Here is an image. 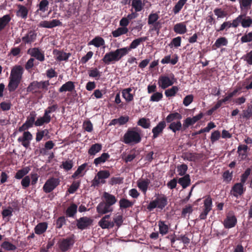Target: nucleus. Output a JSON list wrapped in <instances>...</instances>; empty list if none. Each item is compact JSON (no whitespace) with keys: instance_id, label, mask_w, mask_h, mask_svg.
Listing matches in <instances>:
<instances>
[{"instance_id":"obj_60","label":"nucleus","mask_w":252,"mask_h":252,"mask_svg":"<svg viewBox=\"0 0 252 252\" xmlns=\"http://www.w3.org/2000/svg\"><path fill=\"white\" fill-rule=\"evenodd\" d=\"M163 94L162 93L156 92L151 96L150 100L152 102H158L161 100Z\"/></svg>"},{"instance_id":"obj_57","label":"nucleus","mask_w":252,"mask_h":252,"mask_svg":"<svg viewBox=\"0 0 252 252\" xmlns=\"http://www.w3.org/2000/svg\"><path fill=\"white\" fill-rule=\"evenodd\" d=\"M55 144V143L51 140L47 141L44 145V148H42L40 149V153H46V150H49L54 148Z\"/></svg>"},{"instance_id":"obj_6","label":"nucleus","mask_w":252,"mask_h":252,"mask_svg":"<svg viewBox=\"0 0 252 252\" xmlns=\"http://www.w3.org/2000/svg\"><path fill=\"white\" fill-rule=\"evenodd\" d=\"M110 172L108 170H102L98 171L94 179L92 181V186L98 187L99 185L106 183L105 179L109 177Z\"/></svg>"},{"instance_id":"obj_42","label":"nucleus","mask_w":252,"mask_h":252,"mask_svg":"<svg viewBox=\"0 0 252 252\" xmlns=\"http://www.w3.org/2000/svg\"><path fill=\"white\" fill-rule=\"evenodd\" d=\"M36 113L35 111H32L30 113V115L27 117L25 122L30 128L32 127L35 122V118Z\"/></svg>"},{"instance_id":"obj_4","label":"nucleus","mask_w":252,"mask_h":252,"mask_svg":"<svg viewBox=\"0 0 252 252\" xmlns=\"http://www.w3.org/2000/svg\"><path fill=\"white\" fill-rule=\"evenodd\" d=\"M50 83L49 81L40 82L34 81L29 84L28 87L27 88V91L33 94L38 92V89L47 90L48 87Z\"/></svg>"},{"instance_id":"obj_31","label":"nucleus","mask_w":252,"mask_h":252,"mask_svg":"<svg viewBox=\"0 0 252 252\" xmlns=\"http://www.w3.org/2000/svg\"><path fill=\"white\" fill-rule=\"evenodd\" d=\"M182 118V116L181 114L178 112L170 113L166 118L165 122L167 123H171L174 120H177L179 121Z\"/></svg>"},{"instance_id":"obj_47","label":"nucleus","mask_w":252,"mask_h":252,"mask_svg":"<svg viewBox=\"0 0 252 252\" xmlns=\"http://www.w3.org/2000/svg\"><path fill=\"white\" fill-rule=\"evenodd\" d=\"M120 207L121 209H126L131 207L133 205V203L128 199L122 198L119 201Z\"/></svg>"},{"instance_id":"obj_10","label":"nucleus","mask_w":252,"mask_h":252,"mask_svg":"<svg viewBox=\"0 0 252 252\" xmlns=\"http://www.w3.org/2000/svg\"><path fill=\"white\" fill-rule=\"evenodd\" d=\"M27 53L40 62H43L45 60L44 52L39 48H31L28 50Z\"/></svg>"},{"instance_id":"obj_19","label":"nucleus","mask_w":252,"mask_h":252,"mask_svg":"<svg viewBox=\"0 0 252 252\" xmlns=\"http://www.w3.org/2000/svg\"><path fill=\"white\" fill-rule=\"evenodd\" d=\"M62 23L59 20L53 19L52 21H43L39 25L40 27L52 29L57 26H62Z\"/></svg>"},{"instance_id":"obj_62","label":"nucleus","mask_w":252,"mask_h":252,"mask_svg":"<svg viewBox=\"0 0 252 252\" xmlns=\"http://www.w3.org/2000/svg\"><path fill=\"white\" fill-rule=\"evenodd\" d=\"M178 91V88L177 86H173L171 89L166 90L165 92V94L167 97L174 96Z\"/></svg>"},{"instance_id":"obj_26","label":"nucleus","mask_w":252,"mask_h":252,"mask_svg":"<svg viewBox=\"0 0 252 252\" xmlns=\"http://www.w3.org/2000/svg\"><path fill=\"white\" fill-rule=\"evenodd\" d=\"M150 183V181L148 179L139 180L137 181V187L144 193L146 194L148 186Z\"/></svg>"},{"instance_id":"obj_13","label":"nucleus","mask_w":252,"mask_h":252,"mask_svg":"<svg viewBox=\"0 0 252 252\" xmlns=\"http://www.w3.org/2000/svg\"><path fill=\"white\" fill-rule=\"evenodd\" d=\"M212 199L210 196H208L204 201V207L203 212L199 215L200 220H205L209 212L212 210Z\"/></svg>"},{"instance_id":"obj_33","label":"nucleus","mask_w":252,"mask_h":252,"mask_svg":"<svg viewBox=\"0 0 252 252\" xmlns=\"http://www.w3.org/2000/svg\"><path fill=\"white\" fill-rule=\"evenodd\" d=\"M93 45L96 47H99L105 45V41L100 36H96L88 43V45Z\"/></svg>"},{"instance_id":"obj_29","label":"nucleus","mask_w":252,"mask_h":252,"mask_svg":"<svg viewBox=\"0 0 252 252\" xmlns=\"http://www.w3.org/2000/svg\"><path fill=\"white\" fill-rule=\"evenodd\" d=\"M51 120V116H47L44 114L42 117L38 118L34 123V125L36 126H43L44 124H49Z\"/></svg>"},{"instance_id":"obj_64","label":"nucleus","mask_w":252,"mask_h":252,"mask_svg":"<svg viewBox=\"0 0 252 252\" xmlns=\"http://www.w3.org/2000/svg\"><path fill=\"white\" fill-rule=\"evenodd\" d=\"M241 9L250 8L252 4V0H238Z\"/></svg>"},{"instance_id":"obj_40","label":"nucleus","mask_w":252,"mask_h":252,"mask_svg":"<svg viewBox=\"0 0 252 252\" xmlns=\"http://www.w3.org/2000/svg\"><path fill=\"white\" fill-rule=\"evenodd\" d=\"M158 226L159 227V232L162 235H164L168 232L169 226L165 224V221L159 220L158 222Z\"/></svg>"},{"instance_id":"obj_61","label":"nucleus","mask_w":252,"mask_h":252,"mask_svg":"<svg viewBox=\"0 0 252 252\" xmlns=\"http://www.w3.org/2000/svg\"><path fill=\"white\" fill-rule=\"evenodd\" d=\"M48 130L45 129L44 130L38 131L36 133L35 140L38 142L40 141L45 135H47L48 133Z\"/></svg>"},{"instance_id":"obj_37","label":"nucleus","mask_w":252,"mask_h":252,"mask_svg":"<svg viewBox=\"0 0 252 252\" xmlns=\"http://www.w3.org/2000/svg\"><path fill=\"white\" fill-rule=\"evenodd\" d=\"M11 19V17L9 14H6L2 17H0V32L7 26Z\"/></svg>"},{"instance_id":"obj_14","label":"nucleus","mask_w":252,"mask_h":252,"mask_svg":"<svg viewBox=\"0 0 252 252\" xmlns=\"http://www.w3.org/2000/svg\"><path fill=\"white\" fill-rule=\"evenodd\" d=\"M96 212L99 214V216L111 213L113 211V208L105 203L104 201L100 202L96 208Z\"/></svg>"},{"instance_id":"obj_39","label":"nucleus","mask_w":252,"mask_h":252,"mask_svg":"<svg viewBox=\"0 0 252 252\" xmlns=\"http://www.w3.org/2000/svg\"><path fill=\"white\" fill-rule=\"evenodd\" d=\"M102 149V145L99 143L93 144L88 150V154L91 156H94L100 152Z\"/></svg>"},{"instance_id":"obj_50","label":"nucleus","mask_w":252,"mask_h":252,"mask_svg":"<svg viewBox=\"0 0 252 252\" xmlns=\"http://www.w3.org/2000/svg\"><path fill=\"white\" fill-rule=\"evenodd\" d=\"M137 125L144 128H148L150 126V121L149 119L142 118L138 120Z\"/></svg>"},{"instance_id":"obj_52","label":"nucleus","mask_w":252,"mask_h":252,"mask_svg":"<svg viewBox=\"0 0 252 252\" xmlns=\"http://www.w3.org/2000/svg\"><path fill=\"white\" fill-rule=\"evenodd\" d=\"M242 117L246 120L252 119V109L251 105L247 109L243 110Z\"/></svg>"},{"instance_id":"obj_30","label":"nucleus","mask_w":252,"mask_h":252,"mask_svg":"<svg viewBox=\"0 0 252 252\" xmlns=\"http://www.w3.org/2000/svg\"><path fill=\"white\" fill-rule=\"evenodd\" d=\"M248 147L246 145H240L238 147L237 153L241 159H245L247 157Z\"/></svg>"},{"instance_id":"obj_55","label":"nucleus","mask_w":252,"mask_h":252,"mask_svg":"<svg viewBox=\"0 0 252 252\" xmlns=\"http://www.w3.org/2000/svg\"><path fill=\"white\" fill-rule=\"evenodd\" d=\"M1 247L6 251H14L16 247L8 241H4L1 245Z\"/></svg>"},{"instance_id":"obj_8","label":"nucleus","mask_w":252,"mask_h":252,"mask_svg":"<svg viewBox=\"0 0 252 252\" xmlns=\"http://www.w3.org/2000/svg\"><path fill=\"white\" fill-rule=\"evenodd\" d=\"M60 180L59 178L51 177L48 179L43 187V190L46 193L51 192L60 185Z\"/></svg>"},{"instance_id":"obj_36","label":"nucleus","mask_w":252,"mask_h":252,"mask_svg":"<svg viewBox=\"0 0 252 252\" xmlns=\"http://www.w3.org/2000/svg\"><path fill=\"white\" fill-rule=\"evenodd\" d=\"M140 43L141 42L139 39L138 38H136L132 41L129 46L123 47L122 48L126 55L132 49L137 48Z\"/></svg>"},{"instance_id":"obj_58","label":"nucleus","mask_w":252,"mask_h":252,"mask_svg":"<svg viewBox=\"0 0 252 252\" xmlns=\"http://www.w3.org/2000/svg\"><path fill=\"white\" fill-rule=\"evenodd\" d=\"M232 172H230L229 170H226L223 173L222 178L223 181L226 184L229 183L232 179Z\"/></svg>"},{"instance_id":"obj_24","label":"nucleus","mask_w":252,"mask_h":252,"mask_svg":"<svg viewBox=\"0 0 252 252\" xmlns=\"http://www.w3.org/2000/svg\"><path fill=\"white\" fill-rule=\"evenodd\" d=\"M168 129L171 130L174 133L180 130L184 131L183 125L180 120L170 123Z\"/></svg>"},{"instance_id":"obj_2","label":"nucleus","mask_w":252,"mask_h":252,"mask_svg":"<svg viewBox=\"0 0 252 252\" xmlns=\"http://www.w3.org/2000/svg\"><path fill=\"white\" fill-rule=\"evenodd\" d=\"M141 129L137 127L129 128L123 136V142L126 144H136L141 141Z\"/></svg>"},{"instance_id":"obj_18","label":"nucleus","mask_w":252,"mask_h":252,"mask_svg":"<svg viewBox=\"0 0 252 252\" xmlns=\"http://www.w3.org/2000/svg\"><path fill=\"white\" fill-rule=\"evenodd\" d=\"M166 126V122L165 121L162 120L159 122L158 125L152 129V138L153 139H156L158 137L160 134H162Z\"/></svg>"},{"instance_id":"obj_48","label":"nucleus","mask_w":252,"mask_h":252,"mask_svg":"<svg viewBox=\"0 0 252 252\" xmlns=\"http://www.w3.org/2000/svg\"><path fill=\"white\" fill-rule=\"evenodd\" d=\"M188 0H179L173 8V12L175 14L178 13L182 9L183 6Z\"/></svg>"},{"instance_id":"obj_32","label":"nucleus","mask_w":252,"mask_h":252,"mask_svg":"<svg viewBox=\"0 0 252 252\" xmlns=\"http://www.w3.org/2000/svg\"><path fill=\"white\" fill-rule=\"evenodd\" d=\"M48 227V224L46 222L39 223L34 228V232L37 235H41L44 233Z\"/></svg>"},{"instance_id":"obj_17","label":"nucleus","mask_w":252,"mask_h":252,"mask_svg":"<svg viewBox=\"0 0 252 252\" xmlns=\"http://www.w3.org/2000/svg\"><path fill=\"white\" fill-rule=\"evenodd\" d=\"M244 185L240 183H235L232 187L231 194L235 197L238 198L239 196L242 195L246 191Z\"/></svg>"},{"instance_id":"obj_38","label":"nucleus","mask_w":252,"mask_h":252,"mask_svg":"<svg viewBox=\"0 0 252 252\" xmlns=\"http://www.w3.org/2000/svg\"><path fill=\"white\" fill-rule=\"evenodd\" d=\"M18 10L17 11L16 15L23 19H26L28 14V9L24 5L18 4Z\"/></svg>"},{"instance_id":"obj_44","label":"nucleus","mask_w":252,"mask_h":252,"mask_svg":"<svg viewBox=\"0 0 252 252\" xmlns=\"http://www.w3.org/2000/svg\"><path fill=\"white\" fill-rule=\"evenodd\" d=\"M77 206L74 204H71L66 210L65 214L67 217H73L77 213Z\"/></svg>"},{"instance_id":"obj_41","label":"nucleus","mask_w":252,"mask_h":252,"mask_svg":"<svg viewBox=\"0 0 252 252\" xmlns=\"http://www.w3.org/2000/svg\"><path fill=\"white\" fill-rule=\"evenodd\" d=\"M109 158L110 155L108 153H103L100 157L94 159V163L97 166L99 164L105 162Z\"/></svg>"},{"instance_id":"obj_43","label":"nucleus","mask_w":252,"mask_h":252,"mask_svg":"<svg viewBox=\"0 0 252 252\" xmlns=\"http://www.w3.org/2000/svg\"><path fill=\"white\" fill-rule=\"evenodd\" d=\"M31 168L29 166H26L18 170L15 175V178L17 179H22L30 171Z\"/></svg>"},{"instance_id":"obj_23","label":"nucleus","mask_w":252,"mask_h":252,"mask_svg":"<svg viewBox=\"0 0 252 252\" xmlns=\"http://www.w3.org/2000/svg\"><path fill=\"white\" fill-rule=\"evenodd\" d=\"M102 198H103V201L111 207H112V206L115 204L117 201V198L114 195L107 192H104Z\"/></svg>"},{"instance_id":"obj_63","label":"nucleus","mask_w":252,"mask_h":252,"mask_svg":"<svg viewBox=\"0 0 252 252\" xmlns=\"http://www.w3.org/2000/svg\"><path fill=\"white\" fill-rule=\"evenodd\" d=\"M240 40L241 43H242L252 42V31L249 33H246L244 35H243L241 37Z\"/></svg>"},{"instance_id":"obj_51","label":"nucleus","mask_w":252,"mask_h":252,"mask_svg":"<svg viewBox=\"0 0 252 252\" xmlns=\"http://www.w3.org/2000/svg\"><path fill=\"white\" fill-rule=\"evenodd\" d=\"M188 170V166L186 164H182L179 165L177 167V172L178 175L181 176H185L186 175V172Z\"/></svg>"},{"instance_id":"obj_53","label":"nucleus","mask_w":252,"mask_h":252,"mask_svg":"<svg viewBox=\"0 0 252 252\" xmlns=\"http://www.w3.org/2000/svg\"><path fill=\"white\" fill-rule=\"evenodd\" d=\"M88 74L89 77L95 78L97 80L101 76V72L97 68H94L88 71Z\"/></svg>"},{"instance_id":"obj_34","label":"nucleus","mask_w":252,"mask_h":252,"mask_svg":"<svg viewBox=\"0 0 252 252\" xmlns=\"http://www.w3.org/2000/svg\"><path fill=\"white\" fill-rule=\"evenodd\" d=\"M228 44L227 39L224 37H221L218 38L214 44L212 46L213 50H216L217 48H220L222 46H226Z\"/></svg>"},{"instance_id":"obj_1","label":"nucleus","mask_w":252,"mask_h":252,"mask_svg":"<svg viewBox=\"0 0 252 252\" xmlns=\"http://www.w3.org/2000/svg\"><path fill=\"white\" fill-rule=\"evenodd\" d=\"M24 73V68L21 65H15L11 69L7 86L9 92H14L20 84Z\"/></svg>"},{"instance_id":"obj_59","label":"nucleus","mask_w":252,"mask_h":252,"mask_svg":"<svg viewBox=\"0 0 252 252\" xmlns=\"http://www.w3.org/2000/svg\"><path fill=\"white\" fill-rule=\"evenodd\" d=\"M215 15L217 16V18H223L227 16V13L220 8H216L214 10Z\"/></svg>"},{"instance_id":"obj_21","label":"nucleus","mask_w":252,"mask_h":252,"mask_svg":"<svg viewBox=\"0 0 252 252\" xmlns=\"http://www.w3.org/2000/svg\"><path fill=\"white\" fill-rule=\"evenodd\" d=\"M37 33L33 30H30L28 33L22 38V40L25 44H31L36 39Z\"/></svg>"},{"instance_id":"obj_35","label":"nucleus","mask_w":252,"mask_h":252,"mask_svg":"<svg viewBox=\"0 0 252 252\" xmlns=\"http://www.w3.org/2000/svg\"><path fill=\"white\" fill-rule=\"evenodd\" d=\"M145 0H144L145 2ZM145 5V2H142L141 0H132L131 3V6L134 9L135 12L141 11Z\"/></svg>"},{"instance_id":"obj_46","label":"nucleus","mask_w":252,"mask_h":252,"mask_svg":"<svg viewBox=\"0 0 252 252\" xmlns=\"http://www.w3.org/2000/svg\"><path fill=\"white\" fill-rule=\"evenodd\" d=\"M128 31V30L126 27H119L117 30L112 31V34L114 37H117L127 33Z\"/></svg>"},{"instance_id":"obj_54","label":"nucleus","mask_w":252,"mask_h":252,"mask_svg":"<svg viewBox=\"0 0 252 252\" xmlns=\"http://www.w3.org/2000/svg\"><path fill=\"white\" fill-rule=\"evenodd\" d=\"M80 181H74L68 189L67 191L71 194L74 193L79 188Z\"/></svg>"},{"instance_id":"obj_27","label":"nucleus","mask_w":252,"mask_h":252,"mask_svg":"<svg viewBox=\"0 0 252 252\" xmlns=\"http://www.w3.org/2000/svg\"><path fill=\"white\" fill-rule=\"evenodd\" d=\"M178 183L182 187L183 189H186L190 185L191 180L189 174H186L183 177L179 178Z\"/></svg>"},{"instance_id":"obj_12","label":"nucleus","mask_w":252,"mask_h":252,"mask_svg":"<svg viewBox=\"0 0 252 252\" xmlns=\"http://www.w3.org/2000/svg\"><path fill=\"white\" fill-rule=\"evenodd\" d=\"M73 237L74 235H73L72 237L63 239L60 241L59 248L62 252H65L67 251L73 245L75 242Z\"/></svg>"},{"instance_id":"obj_11","label":"nucleus","mask_w":252,"mask_h":252,"mask_svg":"<svg viewBox=\"0 0 252 252\" xmlns=\"http://www.w3.org/2000/svg\"><path fill=\"white\" fill-rule=\"evenodd\" d=\"M237 220L233 212L229 213L224 220L223 224L225 228L234 227L237 224Z\"/></svg>"},{"instance_id":"obj_9","label":"nucleus","mask_w":252,"mask_h":252,"mask_svg":"<svg viewBox=\"0 0 252 252\" xmlns=\"http://www.w3.org/2000/svg\"><path fill=\"white\" fill-rule=\"evenodd\" d=\"M93 222V220L87 217H83L76 220V226L79 229L84 230L89 228Z\"/></svg>"},{"instance_id":"obj_56","label":"nucleus","mask_w":252,"mask_h":252,"mask_svg":"<svg viewBox=\"0 0 252 252\" xmlns=\"http://www.w3.org/2000/svg\"><path fill=\"white\" fill-rule=\"evenodd\" d=\"M73 166V162L72 160H68L63 161L60 165V167L66 171L70 170Z\"/></svg>"},{"instance_id":"obj_45","label":"nucleus","mask_w":252,"mask_h":252,"mask_svg":"<svg viewBox=\"0 0 252 252\" xmlns=\"http://www.w3.org/2000/svg\"><path fill=\"white\" fill-rule=\"evenodd\" d=\"M156 200L157 202L158 208L160 209H163L167 204V199L164 195L156 198Z\"/></svg>"},{"instance_id":"obj_22","label":"nucleus","mask_w":252,"mask_h":252,"mask_svg":"<svg viewBox=\"0 0 252 252\" xmlns=\"http://www.w3.org/2000/svg\"><path fill=\"white\" fill-rule=\"evenodd\" d=\"M75 86L74 82L69 81L63 84L59 89L60 93L65 92H72L75 91Z\"/></svg>"},{"instance_id":"obj_25","label":"nucleus","mask_w":252,"mask_h":252,"mask_svg":"<svg viewBox=\"0 0 252 252\" xmlns=\"http://www.w3.org/2000/svg\"><path fill=\"white\" fill-rule=\"evenodd\" d=\"M172 58H171V55H167L165 56L161 61L162 64H168L170 63L172 65L176 64L179 59V57L177 54H174L172 56Z\"/></svg>"},{"instance_id":"obj_16","label":"nucleus","mask_w":252,"mask_h":252,"mask_svg":"<svg viewBox=\"0 0 252 252\" xmlns=\"http://www.w3.org/2000/svg\"><path fill=\"white\" fill-rule=\"evenodd\" d=\"M111 215H105L98 221L99 226L102 229L112 228L114 226V222L110 219Z\"/></svg>"},{"instance_id":"obj_7","label":"nucleus","mask_w":252,"mask_h":252,"mask_svg":"<svg viewBox=\"0 0 252 252\" xmlns=\"http://www.w3.org/2000/svg\"><path fill=\"white\" fill-rule=\"evenodd\" d=\"M176 79L174 74L171 73L169 76L161 75L159 76L158 84L159 86L162 89H165L169 86H172L175 81Z\"/></svg>"},{"instance_id":"obj_49","label":"nucleus","mask_w":252,"mask_h":252,"mask_svg":"<svg viewBox=\"0 0 252 252\" xmlns=\"http://www.w3.org/2000/svg\"><path fill=\"white\" fill-rule=\"evenodd\" d=\"M245 15L242 14L241 25L243 28H248L252 25V19L250 17H247L246 18L244 17Z\"/></svg>"},{"instance_id":"obj_15","label":"nucleus","mask_w":252,"mask_h":252,"mask_svg":"<svg viewBox=\"0 0 252 252\" xmlns=\"http://www.w3.org/2000/svg\"><path fill=\"white\" fill-rule=\"evenodd\" d=\"M32 139V135L31 133L29 131H24L23 136L19 137L17 141L26 148H28L30 145V142Z\"/></svg>"},{"instance_id":"obj_28","label":"nucleus","mask_w":252,"mask_h":252,"mask_svg":"<svg viewBox=\"0 0 252 252\" xmlns=\"http://www.w3.org/2000/svg\"><path fill=\"white\" fill-rule=\"evenodd\" d=\"M173 30L176 33L180 34H184L187 32L186 25L184 22L177 23L175 25Z\"/></svg>"},{"instance_id":"obj_3","label":"nucleus","mask_w":252,"mask_h":252,"mask_svg":"<svg viewBox=\"0 0 252 252\" xmlns=\"http://www.w3.org/2000/svg\"><path fill=\"white\" fill-rule=\"evenodd\" d=\"M126 55L122 48H118L114 51L106 53L102 59V61L106 65L113 64L119 62Z\"/></svg>"},{"instance_id":"obj_5","label":"nucleus","mask_w":252,"mask_h":252,"mask_svg":"<svg viewBox=\"0 0 252 252\" xmlns=\"http://www.w3.org/2000/svg\"><path fill=\"white\" fill-rule=\"evenodd\" d=\"M159 18V16L157 13H150L148 18V24L153 26L151 30L158 33L162 27V23L158 20Z\"/></svg>"},{"instance_id":"obj_20","label":"nucleus","mask_w":252,"mask_h":252,"mask_svg":"<svg viewBox=\"0 0 252 252\" xmlns=\"http://www.w3.org/2000/svg\"><path fill=\"white\" fill-rule=\"evenodd\" d=\"M53 54L56 57V60L59 62L67 61L70 57L71 54L69 53H65L62 50L54 49Z\"/></svg>"}]
</instances>
